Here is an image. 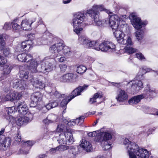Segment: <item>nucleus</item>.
Here are the masks:
<instances>
[{
    "mask_svg": "<svg viewBox=\"0 0 158 158\" xmlns=\"http://www.w3.org/2000/svg\"><path fill=\"white\" fill-rule=\"evenodd\" d=\"M33 22L27 19L23 20L20 25L21 29L24 30H31L32 29L31 25Z\"/></svg>",
    "mask_w": 158,
    "mask_h": 158,
    "instance_id": "20",
    "label": "nucleus"
},
{
    "mask_svg": "<svg viewBox=\"0 0 158 158\" xmlns=\"http://www.w3.org/2000/svg\"><path fill=\"white\" fill-rule=\"evenodd\" d=\"M53 95L56 98L58 99H62V98H64L66 96L65 94H61L57 91H55L54 92Z\"/></svg>",
    "mask_w": 158,
    "mask_h": 158,
    "instance_id": "41",
    "label": "nucleus"
},
{
    "mask_svg": "<svg viewBox=\"0 0 158 158\" xmlns=\"http://www.w3.org/2000/svg\"><path fill=\"white\" fill-rule=\"evenodd\" d=\"M128 98L127 93L125 91L119 89L117 92V96L115 99L117 101L123 102L127 101Z\"/></svg>",
    "mask_w": 158,
    "mask_h": 158,
    "instance_id": "13",
    "label": "nucleus"
},
{
    "mask_svg": "<svg viewBox=\"0 0 158 158\" xmlns=\"http://www.w3.org/2000/svg\"><path fill=\"white\" fill-rule=\"evenodd\" d=\"M43 94L39 92H35L33 93L31 96V99L32 102L31 104L32 103L35 104V106L37 104V103L41 101L42 99Z\"/></svg>",
    "mask_w": 158,
    "mask_h": 158,
    "instance_id": "18",
    "label": "nucleus"
},
{
    "mask_svg": "<svg viewBox=\"0 0 158 158\" xmlns=\"http://www.w3.org/2000/svg\"><path fill=\"white\" fill-rule=\"evenodd\" d=\"M15 141L19 142L21 141V137L20 133L19 132L14 137Z\"/></svg>",
    "mask_w": 158,
    "mask_h": 158,
    "instance_id": "50",
    "label": "nucleus"
},
{
    "mask_svg": "<svg viewBox=\"0 0 158 158\" xmlns=\"http://www.w3.org/2000/svg\"><path fill=\"white\" fill-rule=\"evenodd\" d=\"M6 45V43L3 38V35L0 34V50L4 49Z\"/></svg>",
    "mask_w": 158,
    "mask_h": 158,
    "instance_id": "33",
    "label": "nucleus"
},
{
    "mask_svg": "<svg viewBox=\"0 0 158 158\" xmlns=\"http://www.w3.org/2000/svg\"><path fill=\"white\" fill-rule=\"evenodd\" d=\"M12 27L13 29L16 32L20 31H21L20 26L17 23H15L14 21L11 23Z\"/></svg>",
    "mask_w": 158,
    "mask_h": 158,
    "instance_id": "35",
    "label": "nucleus"
},
{
    "mask_svg": "<svg viewBox=\"0 0 158 158\" xmlns=\"http://www.w3.org/2000/svg\"><path fill=\"white\" fill-rule=\"evenodd\" d=\"M17 109L19 113L22 115L26 114L28 112V108L24 102L18 103L17 106Z\"/></svg>",
    "mask_w": 158,
    "mask_h": 158,
    "instance_id": "19",
    "label": "nucleus"
},
{
    "mask_svg": "<svg viewBox=\"0 0 158 158\" xmlns=\"http://www.w3.org/2000/svg\"><path fill=\"white\" fill-rule=\"evenodd\" d=\"M135 34L137 39L139 41H140L144 37V32L142 30H137Z\"/></svg>",
    "mask_w": 158,
    "mask_h": 158,
    "instance_id": "29",
    "label": "nucleus"
},
{
    "mask_svg": "<svg viewBox=\"0 0 158 158\" xmlns=\"http://www.w3.org/2000/svg\"><path fill=\"white\" fill-rule=\"evenodd\" d=\"M78 42L86 48H92L96 50L100 51V44L98 45L95 41L91 40L85 36H80L78 39Z\"/></svg>",
    "mask_w": 158,
    "mask_h": 158,
    "instance_id": "7",
    "label": "nucleus"
},
{
    "mask_svg": "<svg viewBox=\"0 0 158 158\" xmlns=\"http://www.w3.org/2000/svg\"><path fill=\"white\" fill-rule=\"evenodd\" d=\"M59 151L61 152H63L69 149V146L65 145H61L58 146Z\"/></svg>",
    "mask_w": 158,
    "mask_h": 158,
    "instance_id": "45",
    "label": "nucleus"
},
{
    "mask_svg": "<svg viewBox=\"0 0 158 158\" xmlns=\"http://www.w3.org/2000/svg\"><path fill=\"white\" fill-rule=\"evenodd\" d=\"M77 69H87L86 67L85 66L82 65H77Z\"/></svg>",
    "mask_w": 158,
    "mask_h": 158,
    "instance_id": "59",
    "label": "nucleus"
},
{
    "mask_svg": "<svg viewBox=\"0 0 158 158\" xmlns=\"http://www.w3.org/2000/svg\"><path fill=\"white\" fill-rule=\"evenodd\" d=\"M55 132H56L55 131H46L47 134L49 135H51L52 134L54 133H55Z\"/></svg>",
    "mask_w": 158,
    "mask_h": 158,
    "instance_id": "64",
    "label": "nucleus"
},
{
    "mask_svg": "<svg viewBox=\"0 0 158 158\" xmlns=\"http://www.w3.org/2000/svg\"><path fill=\"white\" fill-rule=\"evenodd\" d=\"M80 146L87 152L90 151L92 149V145L91 143L85 139H82Z\"/></svg>",
    "mask_w": 158,
    "mask_h": 158,
    "instance_id": "27",
    "label": "nucleus"
},
{
    "mask_svg": "<svg viewBox=\"0 0 158 158\" xmlns=\"http://www.w3.org/2000/svg\"><path fill=\"white\" fill-rule=\"evenodd\" d=\"M31 82L33 86L37 88L43 89L44 88L45 85L42 82L39 81V80L36 78L32 77L31 79Z\"/></svg>",
    "mask_w": 158,
    "mask_h": 158,
    "instance_id": "22",
    "label": "nucleus"
},
{
    "mask_svg": "<svg viewBox=\"0 0 158 158\" xmlns=\"http://www.w3.org/2000/svg\"><path fill=\"white\" fill-rule=\"evenodd\" d=\"M59 66L60 69H66L67 68V65L65 64H61Z\"/></svg>",
    "mask_w": 158,
    "mask_h": 158,
    "instance_id": "62",
    "label": "nucleus"
},
{
    "mask_svg": "<svg viewBox=\"0 0 158 158\" xmlns=\"http://www.w3.org/2000/svg\"><path fill=\"white\" fill-rule=\"evenodd\" d=\"M13 94V91H11L6 96L1 97L0 99H2L1 101L2 102H4V101H10L12 102L14 101Z\"/></svg>",
    "mask_w": 158,
    "mask_h": 158,
    "instance_id": "28",
    "label": "nucleus"
},
{
    "mask_svg": "<svg viewBox=\"0 0 158 158\" xmlns=\"http://www.w3.org/2000/svg\"><path fill=\"white\" fill-rule=\"evenodd\" d=\"M48 66H49V67L45 68V69L55 68V66L54 65H53L51 63H49L48 64Z\"/></svg>",
    "mask_w": 158,
    "mask_h": 158,
    "instance_id": "60",
    "label": "nucleus"
},
{
    "mask_svg": "<svg viewBox=\"0 0 158 158\" xmlns=\"http://www.w3.org/2000/svg\"><path fill=\"white\" fill-rule=\"evenodd\" d=\"M66 131H68L64 124L62 123H60L57 126L55 131L56 132H65Z\"/></svg>",
    "mask_w": 158,
    "mask_h": 158,
    "instance_id": "30",
    "label": "nucleus"
},
{
    "mask_svg": "<svg viewBox=\"0 0 158 158\" xmlns=\"http://www.w3.org/2000/svg\"><path fill=\"white\" fill-rule=\"evenodd\" d=\"M17 106H16L8 108V115L6 116V119L9 120V122L13 123L15 121L14 118L10 114L15 113L17 111Z\"/></svg>",
    "mask_w": 158,
    "mask_h": 158,
    "instance_id": "25",
    "label": "nucleus"
},
{
    "mask_svg": "<svg viewBox=\"0 0 158 158\" xmlns=\"http://www.w3.org/2000/svg\"><path fill=\"white\" fill-rule=\"evenodd\" d=\"M13 96L14 100H19L22 96V94L20 93H18L13 91Z\"/></svg>",
    "mask_w": 158,
    "mask_h": 158,
    "instance_id": "38",
    "label": "nucleus"
},
{
    "mask_svg": "<svg viewBox=\"0 0 158 158\" xmlns=\"http://www.w3.org/2000/svg\"><path fill=\"white\" fill-rule=\"evenodd\" d=\"M16 123L17 125L19 126H21L24 124L23 122V120L21 118V117L19 118L16 121Z\"/></svg>",
    "mask_w": 158,
    "mask_h": 158,
    "instance_id": "53",
    "label": "nucleus"
},
{
    "mask_svg": "<svg viewBox=\"0 0 158 158\" xmlns=\"http://www.w3.org/2000/svg\"><path fill=\"white\" fill-rule=\"evenodd\" d=\"M11 71L10 70H5L4 71V75H7L9 74L10 72Z\"/></svg>",
    "mask_w": 158,
    "mask_h": 158,
    "instance_id": "63",
    "label": "nucleus"
},
{
    "mask_svg": "<svg viewBox=\"0 0 158 158\" xmlns=\"http://www.w3.org/2000/svg\"><path fill=\"white\" fill-rule=\"evenodd\" d=\"M86 71V70H77V73L80 74L82 75L83 73H85Z\"/></svg>",
    "mask_w": 158,
    "mask_h": 158,
    "instance_id": "58",
    "label": "nucleus"
},
{
    "mask_svg": "<svg viewBox=\"0 0 158 158\" xmlns=\"http://www.w3.org/2000/svg\"><path fill=\"white\" fill-rule=\"evenodd\" d=\"M28 72H25L24 70H22L20 71V77H23L24 79H27L28 77Z\"/></svg>",
    "mask_w": 158,
    "mask_h": 158,
    "instance_id": "40",
    "label": "nucleus"
},
{
    "mask_svg": "<svg viewBox=\"0 0 158 158\" xmlns=\"http://www.w3.org/2000/svg\"><path fill=\"white\" fill-rule=\"evenodd\" d=\"M126 16L123 15L119 16L114 15H111L109 19H105L106 24H109L111 28L113 33L117 31H125L128 30L129 27L126 23Z\"/></svg>",
    "mask_w": 158,
    "mask_h": 158,
    "instance_id": "2",
    "label": "nucleus"
},
{
    "mask_svg": "<svg viewBox=\"0 0 158 158\" xmlns=\"http://www.w3.org/2000/svg\"><path fill=\"white\" fill-rule=\"evenodd\" d=\"M100 51L105 52H113L116 50V46L113 43L104 41L100 44Z\"/></svg>",
    "mask_w": 158,
    "mask_h": 158,
    "instance_id": "10",
    "label": "nucleus"
},
{
    "mask_svg": "<svg viewBox=\"0 0 158 158\" xmlns=\"http://www.w3.org/2000/svg\"><path fill=\"white\" fill-rule=\"evenodd\" d=\"M105 8L102 5L95 4L91 9L88 10L85 12H79L74 14V17L71 24L73 27V31L78 35L83 29V27L85 26V23L84 21L85 19V15L87 14L94 19L96 25L102 26L106 24L104 20H100L99 19L98 11L104 10Z\"/></svg>",
    "mask_w": 158,
    "mask_h": 158,
    "instance_id": "1",
    "label": "nucleus"
},
{
    "mask_svg": "<svg viewBox=\"0 0 158 158\" xmlns=\"http://www.w3.org/2000/svg\"><path fill=\"white\" fill-rule=\"evenodd\" d=\"M78 80V76L76 74L69 73L61 76L60 78V81L63 82L74 83Z\"/></svg>",
    "mask_w": 158,
    "mask_h": 158,
    "instance_id": "11",
    "label": "nucleus"
},
{
    "mask_svg": "<svg viewBox=\"0 0 158 158\" xmlns=\"http://www.w3.org/2000/svg\"><path fill=\"white\" fill-rule=\"evenodd\" d=\"M135 55L136 57L140 60H144L145 59V57L141 53H136Z\"/></svg>",
    "mask_w": 158,
    "mask_h": 158,
    "instance_id": "49",
    "label": "nucleus"
},
{
    "mask_svg": "<svg viewBox=\"0 0 158 158\" xmlns=\"http://www.w3.org/2000/svg\"><path fill=\"white\" fill-rule=\"evenodd\" d=\"M11 143V140L9 137H2L0 139V149L2 150H6L10 145Z\"/></svg>",
    "mask_w": 158,
    "mask_h": 158,
    "instance_id": "16",
    "label": "nucleus"
},
{
    "mask_svg": "<svg viewBox=\"0 0 158 158\" xmlns=\"http://www.w3.org/2000/svg\"><path fill=\"white\" fill-rule=\"evenodd\" d=\"M129 31L128 30L125 31H117L114 33V35L116 38L118 43L126 45L127 46L132 45L133 43L132 41L130 34L128 35L127 36L125 35L123 33L124 32Z\"/></svg>",
    "mask_w": 158,
    "mask_h": 158,
    "instance_id": "5",
    "label": "nucleus"
},
{
    "mask_svg": "<svg viewBox=\"0 0 158 158\" xmlns=\"http://www.w3.org/2000/svg\"><path fill=\"white\" fill-rule=\"evenodd\" d=\"M7 63V60L2 56L0 55V66L3 67Z\"/></svg>",
    "mask_w": 158,
    "mask_h": 158,
    "instance_id": "39",
    "label": "nucleus"
},
{
    "mask_svg": "<svg viewBox=\"0 0 158 158\" xmlns=\"http://www.w3.org/2000/svg\"><path fill=\"white\" fill-rule=\"evenodd\" d=\"M3 54L6 57H10L11 55L10 49L8 48H6L4 49L3 51Z\"/></svg>",
    "mask_w": 158,
    "mask_h": 158,
    "instance_id": "46",
    "label": "nucleus"
},
{
    "mask_svg": "<svg viewBox=\"0 0 158 158\" xmlns=\"http://www.w3.org/2000/svg\"><path fill=\"white\" fill-rule=\"evenodd\" d=\"M62 98V101L60 104V106L61 107L64 108L68 103L71 100L70 98H69V97L66 95L65 96L64 98Z\"/></svg>",
    "mask_w": 158,
    "mask_h": 158,
    "instance_id": "31",
    "label": "nucleus"
},
{
    "mask_svg": "<svg viewBox=\"0 0 158 158\" xmlns=\"http://www.w3.org/2000/svg\"><path fill=\"white\" fill-rule=\"evenodd\" d=\"M69 152L70 153H71L74 156H75L77 154V150L75 147H73L69 146Z\"/></svg>",
    "mask_w": 158,
    "mask_h": 158,
    "instance_id": "44",
    "label": "nucleus"
},
{
    "mask_svg": "<svg viewBox=\"0 0 158 158\" xmlns=\"http://www.w3.org/2000/svg\"><path fill=\"white\" fill-rule=\"evenodd\" d=\"M88 86L84 85L83 86H79L77 88L75 89L72 93V97L70 98L72 100L75 97L80 95L81 93L83 90L86 89Z\"/></svg>",
    "mask_w": 158,
    "mask_h": 158,
    "instance_id": "23",
    "label": "nucleus"
},
{
    "mask_svg": "<svg viewBox=\"0 0 158 158\" xmlns=\"http://www.w3.org/2000/svg\"><path fill=\"white\" fill-rule=\"evenodd\" d=\"M58 104V103L57 101H55L49 103L45 106V107L48 110L56 107Z\"/></svg>",
    "mask_w": 158,
    "mask_h": 158,
    "instance_id": "32",
    "label": "nucleus"
},
{
    "mask_svg": "<svg viewBox=\"0 0 158 158\" xmlns=\"http://www.w3.org/2000/svg\"><path fill=\"white\" fill-rule=\"evenodd\" d=\"M131 22L133 27L137 30H140L145 27L147 24L146 21H142L135 13L131 14L129 16Z\"/></svg>",
    "mask_w": 158,
    "mask_h": 158,
    "instance_id": "8",
    "label": "nucleus"
},
{
    "mask_svg": "<svg viewBox=\"0 0 158 158\" xmlns=\"http://www.w3.org/2000/svg\"><path fill=\"white\" fill-rule=\"evenodd\" d=\"M58 147L57 146L56 148H52L51 149V152H56L57 151H59V149H58Z\"/></svg>",
    "mask_w": 158,
    "mask_h": 158,
    "instance_id": "61",
    "label": "nucleus"
},
{
    "mask_svg": "<svg viewBox=\"0 0 158 158\" xmlns=\"http://www.w3.org/2000/svg\"><path fill=\"white\" fill-rule=\"evenodd\" d=\"M34 42L31 40H28L22 42L19 45L17 48L18 51H22L24 50L26 51H29L32 48Z\"/></svg>",
    "mask_w": 158,
    "mask_h": 158,
    "instance_id": "12",
    "label": "nucleus"
},
{
    "mask_svg": "<svg viewBox=\"0 0 158 158\" xmlns=\"http://www.w3.org/2000/svg\"><path fill=\"white\" fill-rule=\"evenodd\" d=\"M21 118L24 124L27 123L31 121L30 118L27 117L23 116L21 117Z\"/></svg>",
    "mask_w": 158,
    "mask_h": 158,
    "instance_id": "51",
    "label": "nucleus"
},
{
    "mask_svg": "<svg viewBox=\"0 0 158 158\" xmlns=\"http://www.w3.org/2000/svg\"><path fill=\"white\" fill-rule=\"evenodd\" d=\"M128 85H131V89L135 91H138L143 88L142 82L140 81H131L128 83Z\"/></svg>",
    "mask_w": 158,
    "mask_h": 158,
    "instance_id": "17",
    "label": "nucleus"
},
{
    "mask_svg": "<svg viewBox=\"0 0 158 158\" xmlns=\"http://www.w3.org/2000/svg\"><path fill=\"white\" fill-rule=\"evenodd\" d=\"M32 61L30 63L29 65L30 68L33 69H36L37 66L39 65V63H38L37 61L35 60H31Z\"/></svg>",
    "mask_w": 158,
    "mask_h": 158,
    "instance_id": "36",
    "label": "nucleus"
},
{
    "mask_svg": "<svg viewBox=\"0 0 158 158\" xmlns=\"http://www.w3.org/2000/svg\"><path fill=\"white\" fill-rule=\"evenodd\" d=\"M56 117V116L53 114H49L48 116V118L50 119L52 123H53Z\"/></svg>",
    "mask_w": 158,
    "mask_h": 158,
    "instance_id": "52",
    "label": "nucleus"
},
{
    "mask_svg": "<svg viewBox=\"0 0 158 158\" xmlns=\"http://www.w3.org/2000/svg\"><path fill=\"white\" fill-rule=\"evenodd\" d=\"M156 129V127H154L152 128H150L148 130V135H149L150 134H151L152 132L154 131Z\"/></svg>",
    "mask_w": 158,
    "mask_h": 158,
    "instance_id": "56",
    "label": "nucleus"
},
{
    "mask_svg": "<svg viewBox=\"0 0 158 158\" xmlns=\"http://www.w3.org/2000/svg\"><path fill=\"white\" fill-rule=\"evenodd\" d=\"M58 60L60 62H62L65 61L66 59L64 56H61L58 58Z\"/></svg>",
    "mask_w": 158,
    "mask_h": 158,
    "instance_id": "57",
    "label": "nucleus"
},
{
    "mask_svg": "<svg viewBox=\"0 0 158 158\" xmlns=\"http://www.w3.org/2000/svg\"><path fill=\"white\" fill-rule=\"evenodd\" d=\"M85 117L84 116H81L78 118H76L74 121L75 124H79L80 123V124L82 123L84 120Z\"/></svg>",
    "mask_w": 158,
    "mask_h": 158,
    "instance_id": "43",
    "label": "nucleus"
},
{
    "mask_svg": "<svg viewBox=\"0 0 158 158\" xmlns=\"http://www.w3.org/2000/svg\"><path fill=\"white\" fill-rule=\"evenodd\" d=\"M63 122L68 125V126H72L75 124V123L74 120L72 121H69V119L67 120L66 119L63 120Z\"/></svg>",
    "mask_w": 158,
    "mask_h": 158,
    "instance_id": "42",
    "label": "nucleus"
},
{
    "mask_svg": "<svg viewBox=\"0 0 158 158\" xmlns=\"http://www.w3.org/2000/svg\"><path fill=\"white\" fill-rule=\"evenodd\" d=\"M51 121V120L50 119L48 118V117H47V118H46V119L43 120V122L45 124H48L50 123H52Z\"/></svg>",
    "mask_w": 158,
    "mask_h": 158,
    "instance_id": "55",
    "label": "nucleus"
},
{
    "mask_svg": "<svg viewBox=\"0 0 158 158\" xmlns=\"http://www.w3.org/2000/svg\"><path fill=\"white\" fill-rule=\"evenodd\" d=\"M25 86V82L24 80H20L18 82L16 81L13 83V87H16L19 91L24 90Z\"/></svg>",
    "mask_w": 158,
    "mask_h": 158,
    "instance_id": "26",
    "label": "nucleus"
},
{
    "mask_svg": "<svg viewBox=\"0 0 158 158\" xmlns=\"http://www.w3.org/2000/svg\"><path fill=\"white\" fill-rule=\"evenodd\" d=\"M57 141L60 144L72 143L74 141L72 134L69 131H66L64 134H60Z\"/></svg>",
    "mask_w": 158,
    "mask_h": 158,
    "instance_id": "9",
    "label": "nucleus"
},
{
    "mask_svg": "<svg viewBox=\"0 0 158 158\" xmlns=\"http://www.w3.org/2000/svg\"><path fill=\"white\" fill-rule=\"evenodd\" d=\"M103 95L102 93H96L95 94L93 98H90L89 102L91 104L94 103V102H98V100L99 99L100 101L98 102V103H100L103 101V99L102 98Z\"/></svg>",
    "mask_w": 158,
    "mask_h": 158,
    "instance_id": "24",
    "label": "nucleus"
},
{
    "mask_svg": "<svg viewBox=\"0 0 158 158\" xmlns=\"http://www.w3.org/2000/svg\"><path fill=\"white\" fill-rule=\"evenodd\" d=\"M20 66L16 65H13L11 66L10 68H9V69H20Z\"/></svg>",
    "mask_w": 158,
    "mask_h": 158,
    "instance_id": "54",
    "label": "nucleus"
},
{
    "mask_svg": "<svg viewBox=\"0 0 158 158\" xmlns=\"http://www.w3.org/2000/svg\"><path fill=\"white\" fill-rule=\"evenodd\" d=\"M11 23L6 22L5 23L3 28L5 30L10 29L11 28Z\"/></svg>",
    "mask_w": 158,
    "mask_h": 158,
    "instance_id": "48",
    "label": "nucleus"
},
{
    "mask_svg": "<svg viewBox=\"0 0 158 158\" xmlns=\"http://www.w3.org/2000/svg\"><path fill=\"white\" fill-rule=\"evenodd\" d=\"M101 144L102 148L104 150H107L111 148V144L108 141L102 142Z\"/></svg>",
    "mask_w": 158,
    "mask_h": 158,
    "instance_id": "34",
    "label": "nucleus"
},
{
    "mask_svg": "<svg viewBox=\"0 0 158 158\" xmlns=\"http://www.w3.org/2000/svg\"><path fill=\"white\" fill-rule=\"evenodd\" d=\"M147 88L145 90L146 94H143L132 97L128 100L129 103L131 105H136L144 98L148 97V96H152V94L155 93V89L153 88H150L149 85H147Z\"/></svg>",
    "mask_w": 158,
    "mask_h": 158,
    "instance_id": "6",
    "label": "nucleus"
},
{
    "mask_svg": "<svg viewBox=\"0 0 158 158\" xmlns=\"http://www.w3.org/2000/svg\"><path fill=\"white\" fill-rule=\"evenodd\" d=\"M17 58L19 61L24 62H29L32 60L33 57L30 54L22 53L18 55Z\"/></svg>",
    "mask_w": 158,
    "mask_h": 158,
    "instance_id": "21",
    "label": "nucleus"
},
{
    "mask_svg": "<svg viewBox=\"0 0 158 158\" xmlns=\"http://www.w3.org/2000/svg\"><path fill=\"white\" fill-rule=\"evenodd\" d=\"M99 131H94L93 132H89L88 133V135L90 137H92L95 136H99V134L98 135V134L99 133Z\"/></svg>",
    "mask_w": 158,
    "mask_h": 158,
    "instance_id": "47",
    "label": "nucleus"
},
{
    "mask_svg": "<svg viewBox=\"0 0 158 158\" xmlns=\"http://www.w3.org/2000/svg\"><path fill=\"white\" fill-rule=\"evenodd\" d=\"M52 52L55 54V57L60 56L64 54L65 56H69L71 53L70 49L67 46H64L62 43L59 42L52 45L50 48Z\"/></svg>",
    "mask_w": 158,
    "mask_h": 158,
    "instance_id": "4",
    "label": "nucleus"
},
{
    "mask_svg": "<svg viewBox=\"0 0 158 158\" xmlns=\"http://www.w3.org/2000/svg\"><path fill=\"white\" fill-rule=\"evenodd\" d=\"M123 143L127 150L129 158H137L134 153L142 158L149 157V154L147 150L139 148L135 143L131 142L127 139H123Z\"/></svg>",
    "mask_w": 158,
    "mask_h": 158,
    "instance_id": "3",
    "label": "nucleus"
},
{
    "mask_svg": "<svg viewBox=\"0 0 158 158\" xmlns=\"http://www.w3.org/2000/svg\"><path fill=\"white\" fill-rule=\"evenodd\" d=\"M99 132V140L101 142L108 141L112 138V135L111 132L107 130L102 131L101 130Z\"/></svg>",
    "mask_w": 158,
    "mask_h": 158,
    "instance_id": "14",
    "label": "nucleus"
},
{
    "mask_svg": "<svg viewBox=\"0 0 158 158\" xmlns=\"http://www.w3.org/2000/svg\"><path fill=\"white\" fill-rule=\"evenodd\" d=\"M35 142L32 141H27L26 142H23L21 143V145L23 147V148L20 149L19 152L21 154H27L29 152L28 149L29 148V147L32 146L34 143Z\"/></svg>",
    "mask_w": 158,
    "mask_h": 158,
    "instance_id": "15",
    "label": "nucleus"
},
{
    "mask_svg": "<svg viewBox=\"0 0 158 158\" xmlns=\"http://www.w3.org/2000/svg\"><path fill=\"white\" fill-rule=\"evenodd\" d=\"M125 49L126 52L129 54L133 53L136 51V49L130 46H126Z\"/></svg>",
    "mask_w": 158,
    "mask_h": 158,
    "instance_id": "37",
    "label": "nucleus"
}]
</instances>
